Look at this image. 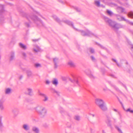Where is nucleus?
Here are the masks:
<instances>
[{"label": "nucleus", "instance_id": "48", "mask_svg": "<svg viewBox=\"0 0 133 133\" xmlns=\"http://www.w3.org/2000/svg\"><path fill=\"white\" fill-rule=\"evenodd\" d=\"M116 64H117V66L118 67H121V65L119 64L117 62L116 63Z\"/></svg>", "mask_w": 133, "mask_h": 133}, {"label": "nucleus", "instance_id": "24", "mask_svg": "<svg viewBox=\"0 0 133 133\" xmlns=\"http://www.w3.org/2000/svg\"><path fill=\"white\" fill-rule=\"evenodd\" d=\"M74 118L75 120L79 121L80 120V117L78 115H76L74 116Z\"/></svg>", "mask_w": 133, "mask_h": 133}, {"label": "nucleus", "instance_id": "43", "mask_svg": "<svg viewBox=\"0 0 133 133\" xmlns=\"http://www.w3.org/2000/svg\"><path fill=\"white\" fill-rule=\"evenodd\" d=\"M73 82L76 83L77 84H78V80H74V81Z\"/></svg>", "mask_w": 133, "mask_h": 133}, {"label": "nucleus", "instance_id": "14", "mask_svg": "<svg viewBox=\"0 0 133 133\" xmlns=\"http://www.w3.org/2000/svg\"><path fill=\"white\" fill-rule=\"evenodd\" d=\"M22 128L26 131H28L30 129L29 125L27 124H24L22 126Z\"/></svg>", "mask_w": 133, "mask_h": 133}, {"label": "nucleus", "instance_id": "41", "mask_svg": "<svg viewBox=\"0 0 133 133\" xmlns=\"http://www.w3.org/2000/svg\"><path fill=\"white\" fill-rule=\"evenodd\" d=\"M91 58L93 61H95V59L93 56H91Z\"/></svg>", "mask_w": 133, "mask_h": 133}, {"label": "nucleus", "instance_id": "10", "mask_svg": "<svg viewBox=\"0 0 133 133\" xmlns=\"http://www.w3.org/2000/svg\"><path fill=\"white\" fill-rule=\"evenodd\" d=\"M39 95L42 96L43 97V101L44 102H46L48 101V97L45 94L42 93L40 92H39Z\"/></svg>", "mask_w": 133, "mask_h": 133}, {"label": "nucleus", "instance_id": "45", "mask_svg": "<svg viewBox=\"0 0 133 133\" xmlns=\"http://www.w3.org/2000/svg\"><path fill=\"white\" fill-rule=\"evenodd\" d=\"M112 119H113L114 123H116V119L114 118H112Z\"/></svg>", "mask_w": 133, "mask_h": 133}, {"label": "nucleus", "instance_id": "25", "mask_svg": "<svg viewBox=\"0 0 133 133\" xmlns=\"http://www.w3.org/2000/svg\"><path fill=\"white\" fill-rule=\"evenodd\" d=\"M60 112L62 115L63 116H64L66 114V112L65 111L62 109H61Z\"/></svg>", "mask_w": 133, "mask_h": 133}, {"label": "nucleus", "instance_id": "8", "mask_svg": "<svg viewBox=\"0 0 133 133\" xmlns=\"http://www.w3.org/2000/svg\"><path fill=\"white\" fill-rule=\"evenodd\" d=\"M0 9H1V10H0V20H2L1 19H2V20H3V14L4 12L3 5L0 4ZM0 22L1 21H0Z\"/></svg>", "mask_w": 133, "mask_h": 133}, {"label": "nucleus", "instance_id": "1", "mask_svg": "<svg viewBox=\"0 0 133 133\" xmlns=\"http://www.w3.org/2000/svg\"><path fill=\"white\" fill-rule=\"evenodd\" d=\"M104 19L105 22L113 28L115 30L122 28V26L120 24L116 23L107 17H104Z\"/></svg>", "mask_w": 133, "mask_h": 133}, {"label": "nucleus", "instance_id": "12", "mask_svg": "<svg viewBox=\"0 0 133 133\" xmlns=\"http://www.w3.org/2000/svg\"><path fill=\"white\" fill-rule=\"evenodd\" d=\"M32 130L35 133H39V129L37 127L35 126L33 127L32 128Z\"/></svg>", "mask_w": 133, "mask_h": 133}, {"label": "nucleus", "instance_id": "5", "mask_svg": "<svg viewBox=\"0 0 133 133\" xmlns=\"http://www.w3.org/2000/svg\"><path fill=\"white\" fill-rule=\"evenodd\" d=\"M95 103L97 106L99 107L100 105L103 104L105 102L102 99L99 98H97L95 99Z\"/></svg>", "mask_w": 133, "mask_h": 133}, {"label": "nucleus", "instance_id": "11", "mask_svg": "<svg viewBox=\"0 0 133 133\" xmlns=\"http://www.w3.org/2000/svg\"><path fill=\"white\" fill-rule=\"evenodd\" d=\"M120 17L121 21H125L129 24L131 25H133V22H130L128 20L126 19L123 17L121 16Z\"/></svg>", "mask_w": 133, "mask_h": 133}, {"label": "nucleus", "instance_id": "23", "mask_svg": "<svg viewBox=\"0 0 133 133\" xmlns=\"http://www.w3.org/2000/svg\"><path fill=\"white\" fill-rule=\"evenodd\" d=\"M128 16L129 17L133 18V12L131 11L128 14Z\"/></svg>", "mask_w": 133, "mask_h": 133}, {"label": "nucleus", "instance_id": "18", "mask_svg": "<svg viewBox=\"0 0 133 133\" xmlns=\"http://www.w3.org/2000/svg\"><path fill=\"white\" fill-rule=\"evenodd\" d=\"M118 9L121 12V13L124 12L125 14H127V12L125 10V9L121 7H118Z\"/></svg>", "mask_w": 133, "mask_h": 133}, {"label": "nucleus", "instance_id": "46", "mask_svg": "<svg viewBox=\"0 0 133 133\" xmlns=\"http://www.w3.org/2000/svg\"><path fill=\"white\" fill-rule=\"evenodd\" d=\"M75 9L77 10V11L78 12H80V9H79L77 8H76Z\"/></svg>", "mask_w": 133, "mask_h": 133}, {"label": "nucleus", "instance_id": "21", "mask_svg": "<svg viewBox=\"0 0 133 133\" xmlns=\"http://www.w3.org/2000/svg\"><path fill=\"white\" fill-rule=\"evenodd\" d=\"M52 83L53 84L55 85L56 86L58 83V82L57 79L56 78L53 79V80L52 81Z\"/></svg>", "mask_w": 133, "mask_h": 133}, {"label": "nucleus", "instance_id": "52", "mask_svg": "<svg viewBox=\"0 0 133 133\" xmlns=\"http://www.w3.org/2000/svg\"><path fill=\"white\" fill-rule=\"evenodd\" d=\"M131 49L132 51L133 52V45H132L131 46Z\"/></svg>", "mask_w": 133, "mask_h": 133}, {"label": "nucleus", "instance_id": "57", "mask_svg": "<svg viewBox=\"0 0 133 133\" xmlns=\"http://www.w3.org/2000/svg\"><path fill=\"white\" fill-rule=\"evenodd\" d=\"M102 133H106L103 130H102Z\"/></svg>", "mask_w": 133, "mask_h": 133}, {"label": "nucleus", "instance_id": "20", "mask_svg": "<svg viewBox=\"0 0 133 133\" xmlns=\"http://www.w3.org/2000/svg\"><path fill=\"white\" fill-rule=\"evenodd\" d=\"M63 22H64L69 25L72 26L73 27V24L71 22L67 20L66 21H63Z\"/></svg>", "mask_w": 133, "mask_h": 133}, {"label": "nucleus", "instance_id": "40", "mask_svg": "<svg viewBox=\"0 0 133 133\" xmlns=\"http://www.w3.org/2000/svg\"><path fill=\"white\" fill-rule=\"evenodd\" d=\"M2 118V116L0 115V126L1 127L2 125V124L1 122V119Z\"/></svg>", "mask_w": 133, "mask_h": 133}, {"label": "nucleus", "instance_id": "38", "mask_svg": "<svg viewBox=\"0 0 133 133\" xmlns=\"http://www.w3.org/2000/svg\"><path fill=\"white\" fill-rule=\"evenodd\" d=\"M35 65L36 68L41 67V64L39 63H36L35 64Z\"/></svg>", "mask_w": 133, "mask_h": 133}, {"label": "nucleus", "instance_id": "13", "mask_svg": "<svg viewBox=\"0 0 133 133\" xmlns=\"http://www.w3.org/2000/svg\"><path fill=\"white\" fill-rule=\"evenodd\" d=\"M105 122L108 126L110 127L112 125L111 121L110 118H108L106 120Z\"/></svg>", "mask_w": 133, "mask_h": 133}, {"label": "nucleus", "instance_id": "50", "mask_svg": "<svg viewBox=\"0 0 133 133\" xmlns=\"http://www.w3.org/2000/svg\"><path fill=\"white\" fill-rule=\"evenodd\" d=\"M112 60L114 61V62H116V63L117 62L116 61V60L115 59H112Z\"/></svg>", "mask_w": 133, "mask_h": 133}, {"label": "nucleus", "instance_id": "32", "mask_svg": "<svg viewBox=\"0 0 133 133\" xmlns=\"http://www.w3.org/2000/svg\"><path fill=\"white\" fill-rule=\"evenodd\" d=\"M107 13L108 14V15L110 16H112L113 14V13L111 11L108 10H107Z\"/></svg>", "mask_w": 133, "mask_h": 133}, {"label": "nucleus", "instance_id": "51", "mask_svg": "<svg viewBox=\"0 0 133 133\" xmlns=\"http://www.w3.org/2000/svg\"><path fill=\"white\" fill-rule=\"evenodd\" d=\"M49 82L48 81H46V84H48L49 83Z\"/></svg>", "mask_w": 133, "mask_h": 133}, {"label": "nucleus", "instance_id": "7", "mask_svg": "<svg viewBox=\"0 0 133 133\" xmlns=\"http://www.w3.org/2000/svg\"><path fill=\"white\" fill-rule=\"evenodd\" d=\"M53 59L54 64V67L55 68H56L58 67V64L59 62V59L58 58L55 57L53 58Z\"/></svg>", "mask_w": 133, "mask_h": 133}, {"label": "nucleus", "instance_id": "54", "mask_svg": "<svg viewBox=\"0 0 133 133\" xmlns=\"http://www.w3.org/2000/svg\"><path fill=\"white\" fill-rule=\"evenodd\" d=\"M113 110L115 111V112H117V110L116 109H113Z\"/></svg>", "mask_w": 133, "mask_h": 133}, {"label": "nucleus", "instance_id": "60", "mask_svg": "<svg viewBox=\"0 0 133 133\" xmlns=\"http://www.w3.org/2000/svg\"><path fill=\"white\" fill-rule=\"evenodd\" d=\"M121 103L122 104V106H123V105H122V104L121 102Z\"/></svg>", "mask_w": 133, "mask_h": 133}, {"label": "nucleus", "instance_id": "26", "mask_svg": "<svg viewBox=\"0 0 133 133\" xmlns=\"http://www.w3.org/2000/svg\"><path fill=\"white\" fill-rule=\"evenodd\" d=\"M88 51L90 52L91 53L93 54L95 52V51L94 49L93 48H90L88 49Z\"/></svg>", "mask_w": 133, "mask_h": 133}, {"label": "nucleus", "instance_id": "35", "mask_svg": "<svg viewBox=\"0 0 133 133\" xmlns=\"http://www.w3.org/2000/svg\"><path fill=\"white\" fill-rule=\"evenodd\" d=\"M96 44H97V45H98V46H99V47L103 49H105V47L103 46V45H102L101 44H99L97 43H96Z\"/></svg>", "mask_w": 133, "mask_h": 133}, {"label": "nucleus", "instance_id": "36", "mask_svg": "<svg viewBox=\"0 0 133 133\" xmlns=\"http://www.w3.org/2000/svg\"><path fill=\"white\" fill-rule=\"evenodd\" d=\"M43 126L45 128H47L48 127L49 125L46 123H45L43 124Z\"/></svg>", "mask_w": 133, "mask_h": 133}, {"label": "nucleus", "instance_id": "16", "mask_svg": "<svg viewBox=\"0 0 133 133\" xmlns=\"http://www.w3.org/2000/svg\"><path fill=\"white\" fill-rule=\"evenodd\" d=\"M27 90L28 95L30 96H32L33 95V93L32 89L28 88L27 89Z\"/></svg>", "mask_w": 133, "mask_h": 133}, {"label": "nucleus", "instance_id": "28", "mask_svg": "<svg viewBox=\"0 0 133 133\" xmlns=\"http://www.w3.org/2000/svg\"><path fill=\"white\" fill-rule=\"evenodd\" d=\"M19 45L20 46L24 49H26V46L24 45L22 43H20L19 44Z\"/></svg>", "mask_w": 133, "mask_h": 133}, {"label": "nucleus", "instance_id": "55", "mask_svg": "<svg viewBox=\"0 0 133 133\" xmlns=\"http://www.w3.org/2000/svg\"><path fill=\"white\" fill-rule=\"evenodd\" d=\"M23 77L22 76H21L20 77H19V78L20 79H21Z\"/></svg>", "mask_w": 133, "mask_h": 133}, {"label": "nucleus", "instance_id": "29", "mask_svg": "<svg viewBox=\"0 0 133 133\" xmlns=\"http://www.w3.org/2000/svg\"><path fill=\"white\" fill-rule=\"evenodd\" d=\"M53 18L58 22L59 23L60 22V19L58 18L57 16L55 15L53 16Z\"/></svg>", "mask_w": 133, "mask_h": 133}, {"label": "nucleus", "instance_id": "56", "mask_svg": "<svg viewBox=\"0 0 133 133\" xmlns=\"http://www.w3.org/2000/svg\"><path fill=\"white\" fill-rule=\"evenodd\" d=\"M91 115L93 117H94L95 116V115L94 114H91Z\"/></svg>", "mask_w": 133, "mask_h": 133}, {"label": "nucleus", "instance_id": "27", "mask_svg": "<svg viewBox=\"0 0 133 133\" xmlns=\"http://www.w3.org/2000/svg\"><path fill=\"white\" fill-rule=\"evenodd\" d=\"M11 90L10 88H7L6 89L5 93L6 94H9L11 93Z\"/></svg>", "mask_w": 133, "mask_h": 133}, {"label": "nucleus", "instance_id": "4", "mask_svg": "<svg viewBox=\"0 0 133 133\" xmlns=\"http://www.w3.org/2000/svg\"><path fill=\"white\" fill-rule=\"evenodd\" d=\"M79 31L81 32V35L84 36H88L90 37H91L92 36H96V35L88 30H87L86 31L82 30Z\"/></svg>", "mask_w": 133, "mask_h": 133}, {"label": "nucleus", "instance_id": "17", "mask_svg": "<svg viewBox=\"0 0 133 133\" xmlns=\"http://www.w3.org/2000/svg\"><path fill=\"white\" fill-rule=\"evenodd\" d=\"M15 58V52L13 51L11 52L10 53V60H13Z\"/></svg>", "mask_w": 133, "mask_h": 133}, {"label": "nucleus", "instance_id": "53", "mask_svg": "<svg viewBox=\"0 0 133 133\" xmlns=\"http://www.w3.org/2000/svg\"><path fill=\"white\" fill-rule=\"evenodd\" d=\"M54 92L56 93L57 94H58V92L57 91H56L55 90H54Z\"/></svg>", "mask_w": 133, "mask_h": 133}, {"label": "nucleus", "instance_id": "42", "mask_svg": "<svg viewBox=\"0 0 133 133\" xmlns=\"http://www.w3.org/2000/svg\"><path fill=\"white\" fill-rule=\"evenodd\" d=\"M25 25L27 27H29L30 26V25L29 23H25Z\"/></svg>", "mask_w": 133, "mask_h": 133}, {"label": "nucleus", "instance_id": "15", "mask_svg": "<svg viewBox=\"0 0 133 133\" xmlns=\"http://www.w3.org/2000/svg\"><path fill=\"white\" fill-rule=\"evenodd\" d=\"M4 101L2 100H0V110H3L4 109V107L3 106V103Z\"/></svg>", "mask_w": 133, "mask_h": 133}, {"label": "nucleus", "instance_id": "19", "mask_svg": "<svg viewBox=\"0 0 133 133\" xmlns=\"http://www.w3.org/2000/svg\"><path fill=\"white\" fill-rule=\"evenodd\" d=\"M34 46H35L36 48H33V51L35 52H38L40 50L39 47L37 45H34Z\"/></svg>", "mask_w": 133, "mask_h": 133}, {"label": "nucleus", "instance_id": "3", "mask_svg": "<svg viewBox=\"0 0 133 133\" xmlns=\"http://www.w3.org/2000/svg\"><path fill=\"white\" fill-rule=\"evenodd\" d=\"M36 111L41 117H44L46 114V110L45 108L38 106L35 108Z\"/></svg>", "mask_w": 133, "mask_h": 133}, {"label": "nucleus", "instance_id": "31", "mask_svg": "<svg viewBox=\"0 0 133 133\" xmlns=\"http://www.w3.org/2000/svg\"><path fill=\"white\" fill-rule=\"evenodd\" d=\"M115 128L119 133H123L119 127L117 126H115Z\"/></svg>", "mask_w": 133, "mask_h": 133}, {"label": "nucleus", "instance_id": "34", "mask_svg": "<svg viewBox=\"0 0 133 133\" xmlns=\"http://www.w3.org/2000/svg\"><path fill=\"white\" fill-rule=\"evenodd\" d=\"M127 112H129L131 113H133V110H131L130 108H128L126 110Z\"/></svg>", "mask_w": 133, "mask_h": 133}, {"label": "nucleus", "instance_id": "30", "mask_svg": "<svg viewBox=\"0 0 133 133\" xmlns=\"http://www.w3.org/2000/svg\"><path fill=\"white\" fill-rule=\"evenodd\" d=\"M26 72L28 76L29 77L31 75L32 72L31 71L29 70H27Z\"/></svg>", "mask_w": 133, "mask_h": 133}, {"label": "nucleus", "instance_id": "9", "mask_svg": "<svg viewBox=\"0 0 133 133\" xmlns=\"http://www.w3.org/2000/svg\"><path fill=\"white\" fill-rule=\"evenodd\" d=\"M98 107L103 111H105L107 110V108L105 103Z\"/></svg>", "mask_w": 133, "mask_h": 133}, {"label": "nucleus", "instance_id": "6", "mask_svg": "<svg viewBox=\"0 0 133 133\" xmlns=\"http://www.w3.org/2000/svg\"><path fill=\"white\" fill-rule=\"evenodd\" d=\"M12 112L13 115L14 117H16L19 113L18 108H14L12 109Z\"/></svg>", "mask_w": 133, "mask_h": 133}, {"label": "nucleus", "instance_id": "59", "mask_svg": "<svg viewBox=\"0 0 133 133\" xmlns=\"http://www.w3.org/2000/svg\"><path fill=\"white\" fill-rule=\"evenodd\" d=\"M92 129H91V133L92 132Z\"/></svg>", "mask_w": 133, "mask_h": 133}, {"label": "nucleus", "instance_id": "49", "mask_svg": "<svg viewBox=\"0 0 133 133\" xmlns=\"http://www.w3.org/2000/svg\"><path fill=\"white\" fill-rule=\"evenodd\" d=\"M90 77L91 78H94V77L92 75H91L90 76Z\"/></svg>", "mask_w": 133, "mask_h": 133}, {"label": "nucleus", "instance_id": "47", "mask_svg": "<svg viewBox=\"0 0 133 133\" xmlns=\"http://www.w3.org/2000/svg\"><path fill=\"white\" fill-rule=\"evenodd\" d=\"M122 84V85L125 88V89H126V90H127V88L126 87V86H125L124 84H123V83H121Z\"/></svg>", "mask_w": 133, "mask_h": 133}, {"label": "nucleus", "instance_id": "44", "mask_svg": "<svg viewBox=\"0 0 133 133\" xmlns=\"http://www.w3.org/2000/svg\"><path fill=\"white\" fill-rule=\"evenodd\" d=\"M39 40V39H32V41L34 42H36L37 41H38Z\"/></svg>", "mask_w": 133, "mask_h": 133}, {"label": "nucleus", "instance_id": "39", "mask_svg": "<svg viewBox=\"0 0 133 133\" xmlns=\"http://www.w3.org/2000/svg\"><path fill=\"white\" fill-rule=\"evenodd\" d=\"M114 87L116 91L121 93H122V92L118 88H117L116 86H114Z\"/></svg>", "mask_w": 133, "mask_h": 133}, {"label": "nucleus", "instance_id": "22", "mask_svg": "<svg viewBox=\"0 0 133 133\" xmlns=\"http://www.w3.org/2000/svg\"><path fill=\"white\" fill-rule=\"evenodd\" d=\"M68 64L71 67H74L75 66V64L72 61H70L68 63Z\"/></svg>", "mask_w": 133, "mask_h": 133}, {"label": "nucleus", "instance_id": "37", "mask_svg": "<svg viewBox=\"0 0 133 133\" xmlns=\"http://www.w3.org/2000/svg\"><path fill=\"white\" fill-rule=\"evenodd\" d=\"M22 55L23 56L24 58H25L26 57V53L24 52H22Z\"/></svg>", "mask_w": 133, "mask_h": 133}, {"label": "nucleus", "instance_id": "33", "mask_svg": "<svg viewBox=\"0 0 133 133\" xmlns=\"http://www.w3.org/2000/svg\"><path fill=\"white\" fill-rule=\"evenodd\" d=\"M95 4L98 6H100V2L98 1H95Z\"/></svg>", "mask_w": 133, "mask_h": 133}, {"label": "nucleus", "instance_id": "2", "mask_svg": "<svg viewBox=\"0 0 133 133\" xmlns=\"http://www.w3.org/2000/svg\"><path fill=\"white\" fill-rule=\"evenodd\" d=\"M27 19L29 21H30V19L34 21L38 25L42 26L44 25L43 23V22L35 16L33 15L32 16H31L29 15H27L26 16Z\"/></svg>", "mask_w": 133, "mask_h": 133}, {"label": "nucleus", "instance_id": "61", "mask_svg": "<svg viewBox=\"0 0 133 133\" xmlns=\"http://www.w3.org/2000/svg\"><path fill=\"white\" fill-rule=\"evenodd\" d=\"M126 64H128V63L127 62H126Z\"/></svg>", "mask_w": 133, "mask_h": 133}, {"label": "nucleus", "instance_id": "58", "mask_svg": "<svg viewBox=\"0 0 133 133\" xmlns=\"http://www.w3.org/2000/svg\"><path fill=\"white\" fill-rule=\"evenodd\" d=\"M111 76H112L113 77H115L113 75H111Z\"/></svg>", "mask_w": 133, "mask_h": 133}]
</instances>
